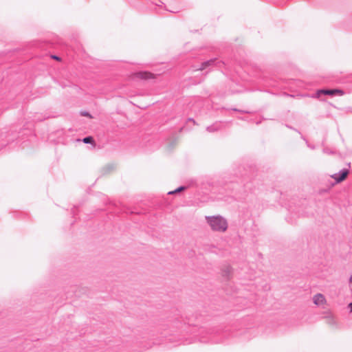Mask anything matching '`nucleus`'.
I'll use <instances>...</instances> for the list:
<instances>
[{"label": "nucleus", "instance_id": "4", "mask_svg": "<svg viewBox=\"0 0 352 352\" xmlns=\"http://www.w3.org/2000/svg\"><path fill=\"white\" fill-rule=\"evenodd\" d=\"M349 173V170L348 168H342L339 171L338 173H335L331 175V177L333 178L336 181V183H340L344 181Z\"/></svg>", "mask_w": 352, "mask_h": 352}, {"label": "nucleus", "instance_id": "1", "mask_svg": "<svg viewBox=\"0 0 352 352\" xmlns=\"http://www.w3.org/2000/svg\"><path fill=\"white\" fill-rule=\"evenodd\" d=\"M206 219L213 231L223 232L228 228L227 220L220 215L206 217Z\"/></svg>", "mask_w": 352, "mask_h": 352}, {"label": "nucleus", "instance_id": "8", "mask_svg": "<svg viewBox=\"0 0 352 352\" xmlns=\"http://www.w3.org/2000/svg\"><path fill=\"white\" fill-rule=\"evenodd\" d=\"M82 142L85 144H93L94 140L91 136H87L83 138Z\"/></svg>", "mask_w": 352, "mask_h": 352}, {"label": "nucleus", "instance_id": "17", "mask_svg": "<svg viewBox=\"0 0 352 352\" xmlns=\"http://www.w3.org/2000/svg\"><path fill=\"white\" fill-rule=\"evenodd\" d=\"M188 120H189L190 121H192L193 122H195L194 120H193V119H192V118H189Z\"/></svg>", "mask_w": 352, "mask_h": 352}, {"label": "nucleus", "instance_id": "13", "mask_svg": "<svg viewBox=\"0 0 352 352\" xmlns=\"http://www.w3.org/2000/svg\"><path fill=\"white\" fill-rule=\"evenodd\" d=\"M307 142V144L308 147H309L311 149H314L315 148L314 146L310 145L307 142Z\"/></svg>", "mask_w": 352, "mask_h": 352}, {"label": "nucleus", "instance_id": "18", "mask_svg": "<svg viewBox=\"0 0 352 352\" xmlns=\"http://www.w3.org/2000/svg\"><path fill=\"white\" fill-rule=\"evenodd\" d=\"M232 110H233V111H239L238 109H233Z\"/></svg>", "mask_w": 352, "mask_h": 352}, {"label": "nucleus", "instance_id": "15", "mask_svg": "<svg viewBox=\"0 0 352 352\" xmlns=\"http://www.w3.org/2000/svg\"><path fill=\"white\" fill-rule=\"evenodd\" d=\"M349 283L351 285V287H352V274H351V276H350V278H349Z\"/></svg>", "mask_w": 352, "mask_h": 352}, {"label": "nucleus", "instance_id": "3", "mask_svg": "<svg viewBox=\"0 0 352 352\" xmlns=\"http://www.w3.org/2000/svg\"><path fill=\"white\" fill-rule=\"evenodd\" d=\"M223 64V63H222L221 61H217L216 58H212V59H210V60H206V61L202 63L200 67H193L192 70L193 71H199V70L202 71V70L206 69L208 67L214 66V65L220 67L221 65Z\"/></svg>", "mask_w": 352, "mask_h": 352}, {"label": "nucleus", "instance_id": "12", "mask_svg": "<svg viewBox=\"0 0 352 352\" xmlns=\"http://www.w3.org/2000/svg\"><path fill=\"white\" fill-rule=\"evenodd\" d=\"M52 58L55 59V60H60V58L56 55H53L52 56Z\"/></svg>", "mask_w": 352, "mask_h": 352}, {"label": "nucleus", "instance_id": "6", "mask_svg": "<svg viewBox=\"0 0 352 352\" xmlns=\"http://www.w3.org/2000/svg\"><path fill=\"white\" fill-rule=\"evenodd\" d=\"M135 76L141 79L147 80L153 78V74L148 72H140L135 74Z\"/></svg>", "mask_w": 352, "mask_h": 352}, {"label": "nucleus", "instance_id": "2", "mask_svg": "<svg viewBox=\"0 0 352 352\" xmlns=\"http://www.w3.org/2000/svg\"><path fill=\"white\" fill-rule=\"evenodd\" d=\"M336 94L342 96L344 94V91L340 89H322L318 90L314 97L318 98L320 97L321 95L335 96Z\"/></svg>", "mask_w": 352, "mask_h": 352}, {"label": "nucleus", "instance_id": "14", "mask_svg": "<svg viewBox=\"0 0 352 352\" xmlns=\"http://www.w3.org/2000/svg\"><path fill=\"white\" fill-rule=\"evenodd\" d=\"M349 308L350 309V311L352 312V302L349 304Z\"/></svg>", "mask_w": 352, "mask_h": 352}, {"label": "nucleus", "instance_id": "11", "mask_svg": "<svg viewBox=\"0 0 352 352\" xmlns=\"http://www.w3.org/2000/svg\"><path fill=\"white\" fill-rule=\"evenodd\" d=\"M230 268H228L227 270H226L224 272H225V275L226 276H228V274H230Z\"/></svg>", "mask_w": 352, "mask_h": 352}, {"label": "nucleus", "instance_id": "10", "mask_svg": "<svg viewBox=\"0 0 352 352\" xmlns=\"http://www.w3.org/2000/svg\"><path fill=\"white\" fill-rule=\"evenodd\" d=\"M329 323L330 324H335L336 322L333 318L330 317V318H329Z\"/></svg>", "mask_w": 352, "mask_h": 352}, {"label": "nucleus", "instance_id": "5", "mask_svg": "<svg viewBox=\"0 0 352 352\" xmlns=\"http://www.w3.org/2000/svg\"><path fill=\"white\" fill-rule=\"evenodd\" d=\"M313 302L316 305L320 306L324 305L327 300L323 294H316L313 297Z\"/></svg>", "mask_w": 352, "mask_h": 352}, {"label": "nucleus", "instance_id": "16", "mask_svg": "<svg viewBox=\"0 0 352 352\" xmlns=\"http://www.w3.org/2000/svg\"><path fill=\"white\" fill-rule=\"evenodd\" d=\"M83 115H85V116H88V115H89V113L85 112V113H83Z\"/></svg>", "mask_w": 352, "mask_h": 352}, {"label": "nucleus", "instance_id": "7", "mask_svg": "<svg viewBox=\"0 0 352 352\" xmlns=\"http://www.w3.org/2000/svg\"><path fill=\"white\" fill-rule=\"evenodd\" d=\"M221 128V122H215L213 124L208 126L206 128V131L212 133L219 131Z\"/></svg>", "mask_w": 352, "mask_h": 352}, {"label": "nucleus", "instance_id": "9", "mask_svg": "<svg viewBox=\"0 0 352 352\" xmlns=\"http://www.w3.org/2000/svg\"><path fill=\"white\" fill-rule=\"evenodd\" d=\"M185 189H186V187L184 186H179V188H177V189H175V190L169 192L168 194L169 195L175 194L176 192H181Z\"/></svg>", "mask_w": 352, "mask_h": 352}]
</instances>
